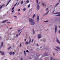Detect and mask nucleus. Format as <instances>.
<instances>
[{"label":"nucleus","instance_id":"nucleus-1","mask_svg":"<svg viewBox=\"0 0 60 60\" xmlns=\"http://www.w3.org/2000/svg\"><path fill=\"white\" fill-rule=\"evenodd\" d=\"M38 39H40V38H41V37H41V34H39L38 35Z\"/></svg>","mask_w":60,"mask_h":60},{"label":"nucleus","instance_id":"nucleus-2","mask_svg":"<svg viewBox=\"0 0 60 60\" xmlns=\"http://www.w3.org/2000/svg\"><path fill=\"white\" fill-rule=\"evenodd\" d=\"M30 24L31 25H34V24H35V22H34V21L31 22Z\"/></svg>","mask_w":60,"mask_h":60},{"label":"nucleus","instance_id":"nucleus-3","mask_svg":"<svg viewBox=\"0 0 60 60\" xmlns=\"http://www.w3.org/2000/svg\"><path fill=\"white\" fill-rule=\"evenodd\" d=\"M40 8V6H39V5L38 4L37 6V10H39Z\"/></svg>","mask_w":60,"mask_h":60},{"label":"nucleus","instance_id":"nucleus-4","mask_svg":"<svg viewBox=\"0 0 60 60\" xmlns=\"http://www.w3.org/2000/svg\"><path fill=\"white\" fill-rule=\"evenodd\" d=\"M29 21L30 22H32L34 21V20H33V19H29Z\"/></svg>","mask_w":60,"mask_h":60},{"label":"nucleus","instance_id":"nucleus-5","mask_svg":"<svg viewBox=\"0 0 60 60\" xmlns=\"http://www.w3.org/2000/svg\"><path fill=\"white\" fill-rule=\"evenodd\" d=\"M39 16H37V22H39Z\"/></svg>","mask_w":60,"mask_h":60},{"label":"nucleus","instance_id":"nucleus-6","mask_svg":"<svg viewBox=\"0 0 60 60\" xmlns=\"http://www.w3.org/2000/svg\"><path fill=\"white\" fill-rule=\"evenodd\" d=\"M57 26H56L55 27V33H56V32L57 31Z\"/></svg>","mask_w":60,"mask_h":60},{"label":"nucleus","instance_id":"nucleus-7","mask_svg":"<svg viewBox=\"0 0 60 60\" xmlns=\"http://www.w3.org/2000/svg\"><path fill=\"white\" fill-rule=\"evenodd\" d=\"M0 53H1V54L2 55H4V52L2 51H0Z\"/></svg>","mask_w":60,"mask_h":60},{"label":"nucleus","instance_id":"nucleus-8","mask_svg":"<svg viewBox=\"0 0 60 60\" xmlns=\"http://www.w3.org/2000/svg\"><path fill=\"white\" fill-rule=\"evenodd\" d=\"M50 60H55V59L53 57H50Z\"/></svg>","mask_w":60,"mask_h":60},{"label":"nucleus","instance_id":"nucleus-9","mask_svg":"<svg viewBox=\"0 0 60 60\" xmlns=\"http://www.w3.org/2000/svg\"><path fill=\"white\" fill-rule=\"evenodd\" d=\"M49 12V11H48L47 12L44 14V15L45 16V15H48V13Z\"/></svg>","mask_w":60,"mask_h":60},{"label":"nucleus","instance_id":"nucleus-10","mask_svg":"<svg viewBox=\"0 0 60 60\" xmlns=\"http://www.w3.org/2000/svg\"><path fill=\"white\" fill-rule=\"evenodd\" d=\"M8 20H6L5 21H4L3 22H1L2 23H5V22L8 21Z\"/></svg>","mask_w":60,"mask_h":60},{"label":"nucleus","instance_id":"nucleus-11","mask_svg":"<svg viewBox=\"0 0 60 60\" xmlns=\"http://www.w3.org/2000/svg\"><path fill=\"white\" fill-rule=\"evenodd\" d=\"M60 12H56L53 14H60Z\"/></svg>","mask_w":60,"mask_h":60},{"label":"nucleus","instance_id":"nucleus-12","mask_svg":"<svg viewBox=\"0 0 60 60\" xmlns=\"http://www.w3.org/2000/svg\"><path fill=\"white\" fill-rule=\"evenodd\" d=\"M49 54L47 52H45V56H47Z\"/></svg>","mask_w":60,"mask_h":60},{"label":"nucleus","instance_id":"nucleus-13","mask_svg":"<svg viewBox=\"0 0 60 60\" xmlns=\"http://www.w3.org/2000/svg\"><path fill=\"white\" fill-rule=\"evenodd\" d=\"M54 50H56L57 53H58V50L57 49H56L55 48H54Z\"/></svg>","mask_w":60,"mask_h":60},{"label":"nucleus","instance_id":"nucleus-14","mask_svg":"<svg viewBox=\"0 0 60 60\" xmlns=\"http://www.w3.org/2000/svg\"><path fill=\"white\" fill-rule=\"evenodd\" d=\"M56 49H58L59 50H60V48L58 46H56Z\"/></svg>","mask_w":60,"mask_h":60},{"label":"nucleus","instance_id":"nucleus-15","mask_svg":"<svg viewBox=\"0 0 60 60\" xmlns=\"http://www.w3.org/2000/svg\"><path fill=\"white\" fill-rule=\"evenodd\" d=\"M56 41L57 42H58V43L60 44V42L58 39Z\"/></svg>","mask_w":60,"mask_h":60},{"label":"nucleus","instance_id":"nucleus-16","mask_svg":"<svg viewBox=\"0 0 60 60\" xmlns=\"http://www.w3.org/2000/svg\"><path fill=\"white\" fill-rule=\"evenodd\" d=\"M3 42H2V43L1 44V45H0V47H2L3 46Z\"/></svg>","mask_w":60,"mask_h":60},{"label":"nucleus","instance_id":"nucleus-17","mask_svg":"<svg viewBox=\"0 0 60 60\" xmlns=\"http://www.w3.org/2000/svg\"><path fill=\"white\" fill-rule=\"evenodd\" d=\"M31 39L30 38V40L29 41V44H30V43H31Z\"/></svg>","mask_w":60,"mask_h":60},{"label":"nucleus","instance_id":"nucleus-18","mask_svg":"<svg viewBox=\"0 0 60 60\" xmlns=\"http://www.w3.org/2000/svg\"><path fill=\"white\" fill-rule=\"evenodd\" d=\"M24 54L25 55V56H26V51H24Z\"/></svg>","mask_w":60,"mask_h":60},{"label":"nucleus","instance_id":"nucleus-19","mask_svg":"<svg viewBox=\"0 0 60 60\" xmlns=\"http://www.w3.org/2000/svg\"><path fill=\"white\" fill-rule=\"evenodd\" d=\"M28 44H29V42H26L25 43V44H26V45H27Z\"/></svg>","mask_w":60,"mask_h":60},{"label":"nucleus","instance_id":"nucleus-20","mask_svg":"<svg viewBox=\"0 0 60 60\" xmlns=\"http://www.w3.org/2000/svg\"><path fill=\"white\" fill-rule=\"evenodd\" d=\"M11 0H9L8 2V4H7V5H6V6H7L8 5V4H9V3H10V2H11Z\"/></svg>","mask_w":60,"mask_h":60},{"label":"nucleus","instance_id":"nucleus-21","mask_svg":"<svg viewBox=\"0 0 60 60\" xmlns=\"http://www.w3.org/2000/svg\"><path fill=\"white\" fill-rule=\"evenodd\" d=\"M9 54L10 55H12V52H11L9 53Z\"/></svg>","mask_w":60,"mask_h":60},{"label":"nucleus","instance_id":"nucleus-22","mask_svg":"<svg viewBox=\"0 0 60 60\" xmlns=\"http://www.w3.org/2000/svg\"><path fill=\"white\" fill-rule=\"evenodd\" d=\"M35 14H34L33 16L32 17V18L33 19H34V17H35Z\"/></svg>","mask_w":60,"mask_h":60},{"label":"nucleus","instance_id":"nucleus-23","mask_svg":"<svg viewBox=\"0 0 60 60\" xmlns=\"http://www.w3.org/2000/svg\"><path fill=\"white\" fill-rule=\"evenodd\" d=\"M42 5L43 6H45V4L44 3H42Z\"/></svg>","mask_w":60,"mask_h":60},{"label":"nucleus","instance_id":"nucleus-24","mask_svg":"<svg viewBox=\"0 0 60 60\" xmlns=\"http://www.w3.org/2000/svg\"><path fill=\"white\" fill-rule=\"evenodd\" d=\"M43 49H45V50H46V49L45 46H44Z\"/></svg>","mask_w":60,"mask_h":60},{"label":"nucleus","instance_id":"nucleus-25","mask_svg":"<svg viewBox=\"0 0 60 60\" xmlns=\"http://www.w3.org/2000/svg\"><path fill=\"white\" fill-rule=\"evenodd\" d=\"M23 1H22L21 2V4H23Z\"/></svg>","mask_w":60,"mask_h":60},{"label":"nucleus","instance_id":"nucleus-26","mask_svg":"<svg viewBox=\"0 0 60 60\" xmlns=\"http://www.w3.org/2000/svg\"><path fill=\"white\" fill-rule=\"evenodd\" d=\"M49 22V21H44L43 22H46V23H48Z\"/></svg>","mask_w":60,"mask_h":60},{"label":"nucleus","instance_id":"nucleus-27","mask_svg":"<svg viewBox=\"0 0 60 60\" xmlns=\"http://www.w3.org/2000/svg\"><path fill=\"white\" fill-rule=\"evenodd\" d=\"M23 10L24 11H25L26 10V8H24Z\"/></svg>","mask_w":60,"mask_h":60},{"label":"nucleus","instance_id":"nucleus-28","mask_svg":"<svg viewBox=\"0 0 60 60\" xmlns=\"http://www.w3.org/2000/svg\"><path fill=\"white\" fill-rule=\"evenodd\" d=\"M37 3V4H38V2H39V1L38 0H36Z\"/></svg>","mask_w":60,"mask_h":60},{"label":"nucleus","instance_id":"nucleus-29","mask_svg":"<svg viewBox=\"0 0 60 60\" xmlns=\"http://www.w3.org/2000/svg\"><path fill=\"white\" fill-rule=\"evenodd\" d=\"M49 49H48V48H46V49H45V50H47V51H48L49 50Z\"/></svg>","mask_w":60,"mask_h":60},{"label":"nucleus","instance_id":"nucleus-30","mask_svg":"<svg viewBox=\"0 0 60 60\" xmlns=\"http://www.w3.org/2000/svg\"><path fill=\"white\" fill-rule=\"evenodd\" d=\"M4 5L3 4L0 7V9H1V8H2V7H3L4 6Z\"/></svg>","mask_w":60,"mask_h":60},{"label":"nucleus","instance_id":"nucleus-31","mask_svg":"<svg viewBox=\"0 0 60 60\" xmlns=\"http://www.w3.org/2000/svg\"><path fill=\"white\" fill-rule=\"evenodd\" d=\"M30 4H29L28 6V8H29V7H30Z\"/></svg>","mask_w":60,"mask_h":60},{"label":"nucleus","instance_id":"nucleus-32","mask_svg":"<svg viewBox=\"0 0 60 60\" xmlns=\"http://www.w3.org/2000/svg\"><path fill=\"white\" fill-rule=\"evenodd\" d=\"M29 2V1L28 0H27L26 1V3H28Z\"/></svg>","mask_w":60,"mask_h":60},{"label":"nucleus","instance_id":"nucleus-33","mask_svg":"<svg viewBox=\"0 0 60 60\" xmlns=\"http://www.w3.org/2000/svg\"><path fill=\"white\" fill-rule=\"evenodd\" d=\"M59 3H58L57 4H56L55 5V6H56L57 5L59 4Z\"/></svg>","mask_w":60,"mask_h":60},{"label":"nucleus","instance_id":"nucleus-34","mask_svg":"<svg viewBox=\"0 0 60 60\" xmlns=\"http://www.w3.org/2000/svg\"><path fill=\"white\" fill-rule=\"evenodd\" d=\"M11 48V47H9L8 48V49L9 50Z\"/></svg>","mask_w":60,"mask_h":60},{"label":"nucleus","instance_id":"nucleus-35","mask_svg":"<svg viewBox=\"0 0 60 60\" xmlns=\"http://www.w3.org/2000/svg\"><path fill=\"white\" fill-rule=\"evenodd\" d=\"M46 40H43V42H46Z\"/></svg>","mask_w":60,"mask_h":60},{"label":"nucleus","instance_id":"nucleus-36","mask_svg":"<svg viewBox=\"0 0 60 60\" xmlns=\"http://www.w3.org/2000/svg\"><path fill=\"white\" fill-rule=\"evenodd\" d=\"M16 37H18L19 36V34H17L16 35Z\"/></svg>","mask_w":60,"mask_h":60},{"label":"nucleus","instance_id":"nucleus-37","mask_svg":"<svg viewBox=\"0 0 60 60\" xmlns=\"http://www.w3.org/2000/svg\"><path fill=\"white\" fill-rule=\"evenodd\" d=\"M53 56H55V53H53Z\"/></svg>","mask_w":60,"mask_h":60},{"label":"nucleus","instance_id":"nucleus-38","mask_svg":"<svg viewBox=\"0 0 60 60\" xmlns=\"http://www.w3.org/2000/svg\"><path fill=\"white\" fill-rule=\"evenodd\" d=\"M15 52H12V54L13 55L15 54Z\"/></svg>","mask_w":60,"mask_h":60},{"label":"nucleus","instance_id":"nucleus-39","mask_svg":"<svg viewBox=\"0 0 60 60\" xmlns=\"http://www.w3.org/2000/svg\"><path fill=\"white\" fill-rule=\"evenodd\" d=\"M14 7H13V8H12V10H14Z\"/></svg>","mask_w":60,"mask_h":60},{"label":"nucleus","instance_id":"nucleus-40","mask_svg":"<svg viewBox=\"0 0 60 60\" xmlns=\"http://www.w3.org/2000/svg\"><path fill=\"white\" fill-rule=\"evenodd\" d=\"M33 41H34V39H32L31 41V42H33Z\"/></svg>","mask_w":60,"mask_h":60},{"label":"nucleus","instance_id":"nucleus-41","mask_svg":"<svg viewBox=\"0 0 60 60\" xmlns=\"http://www.w3.org/2000/svg\"><path fill=\"white\" fill-rule=\"evenodd\" d=\"M17 4H18V2H17L16 4H15L14 6H15Z\"/></svg>","mask_w":60,"mask_h":60},{"label":"nucleus","instance_id":"nucleus-42","mask_svg":"<svg viewBox=\"0 0 60 60\" xmlns=\"http://www.w3.org/2000/svg\"><path fill=\"white\" fill-rule=\"evenodd\" d=\"M33 34H34V30H33Z\"/></svg>","mask_w":60,"mask_h":60},{"label":"nucleus","instance_id":"nucleus-43","mask_svg":"<svg viewBox=\"0 0 60 60\" xmlns=\"http://www.w3.org/2000/svg\"><path fill=\"white\" fill-rule=\"evenodd\" d=\"M21 60H23V58L22 57L21 58Z\"/></svg>","mask_w":60,"mask_h":60},{"label":"nucleus","instance_id":"nucleus-44","mask_svg":"<svg viewBox=\"0 0 60 60\" xmlns=\"http://www.w3.org/2000/svg\"><path fill=\"white\" fill-rule=\"evenodd\" d=\"M57 16H60V14H59L57 15Z\"/></svg>","mask_w":60,"mask_h":60},{"label":"nucleus","instance_id":"nucleus-45","mask_svg":"<svg viewBox=\"0 0 60 60\" xmlns=\"http://www.w3.org/2000/svg\"><path fill=\"white\" fill-rule=\"evenodd\" d=\"M26 52H28V53L29 52V51H28V50H27L26 51Z\"/></svg>","mask_w":60,"mask_h":60},{"label":"nucleus","instance_id":"nucleus-46","mask_svg":"<svg viewBox=\"0 0 60 60\" xmlns=\"http://www.w3.org/2000/svg\"><path fill=\"white\" fill-rule=\"evenodd\" d=\"M46 11H47L48 10V8H46Z\"/></svg>","mask_w":60,"mask_h":60},{"label":"nucleus","instance_id":"nucleus-47","mask_svg":"<svg viewBox=\"0 0 60 60\" xmlns=\"http://www.w3.org/2000/svg\"><path fill=\"white\" fill-rule=\"evenodd\" d=\"M20 9H19L18 10V11H20Z\"/></svg>","mask_w":60,"mask_h":60},{"label":"nucleus","instance_id":"nucleus-48","mask_svg":"<svg viewBox=\"0 0 60 60\" xmlns=\"http://www.w3.org/2000/svg\"><path fill=\"white\" fill-rule=\"evenodd\" d=\"M37 46H39V45H38V44H37Z\"/></svg>","mask_w":60,"mask_h":60},{"label":"nucleus","instance_id":"nucleus-49","mask_svg":"<svg viewBox=\"0 0 60 60\" xmlns=\"http://www.w3.org/2000/svg\"><path fill=\"white\" fill-rule=\"evenodd\" d=\"M20 47H21V44H20Z\"/></svg>","mask_w":60,"mask_h":60},{"label":"nucleus","instance_id":"nucleus-50","mask_svg":"<svg viewBox=\"0 0 60 60\" xmlns=\"http://www.w3.org/2000/svg\"><path fill=\"white\" fill-rule=\"evenodd\" d=\"M18 32H20V31H21V30H18Z\"/></svg>","mask_w":60,"mask_h":60},{"label":"nucleus","instance_id":"nucleus-51","mask_svg":"<svg viewBox=\"0 0 60 60\" xmlns=\"http://www.w3.org/2000/svg\"><path fill=\"white\" fill-rule=\"evenodd\" d=\"M14 10L12 11V12H14Z\"/></svg>","mask_w":60,"mask_h":60},{"label":"nucleus","instance_id":"nucleus-52","mask_svg":"<svg viewBox=\"0 0 60 60\" xmlns=\"http://www.w3.org/2000/svg\"><path fill=\"white\" fill-rule=\"evenodd\" d=\"M14 18H17V16H14Z\"/></svg>","mask_w":60,"mask_h":60},{"label":"nucleus","instance_id":"nucleus-53","mask_svg":"<svg viewBox=\"0 0 60 60\" xmlns=\"http://www.w3.org/2000/svg\"><path fill=\"white\" fill-rule=\"evenodd\" d=\"M11 23V22H7V23Z\"/></svg>","mask_w":60,"mask_h":60},{"label":"nucleus","instance_id":"nucleus-54","mask_svg":"<svg viewBox=\"0 0 60 60\" xmlns=\"http://www.w3.org/2000/svg\"><path fill=\"white\" fill-rule=\"evenodd\" d=\"M24 40L25 41H26V39H25Z\"/></svg>","mask_w":60,"mask_h":60},{"label":"nucleus","instance_id":"nucleus-55","mask_svg":"<svg viewBox=\"0 0 60 60\" xmlns=\"http://www.w3.org/2000/svg\"><path fill=\"white\" fill-rule=\"evenodd\" d=\"M59 33H60V30H59Z\"/></svg>","mask_w":60,"mask_h":60},{"label":"nucleus","instance_id":"nucleus-56","mask_svg":"<svg viewBox=\"0 0 60 60\" xmlns=\"http://www.w3.org/2000/svg\"><path fill=\"white\" fill-rule=\"evenodd\" d=\"M21 34V33H20L19 34V35H20V34Z\"/></svg>","mask_w":60,"mask_h":60},{"label":"nucleus","instance_id":"nucleus-57","mask_svg":"<svg viewBox=\"0 0 60 60\" xmlns=\"http://www.w3.org/2000/svg\"><path fill=\"white\" fill-rule=\"evenodd\" d=\"M19 3H18V5H17V6H18V5H19Z\"/></svg>","mask_w":60,"mask_h":60},{"label":"nucleus","instance_id":"nucleus-58","mask_svg":"<svg viewBox=\"0 0 60 60\" xmlns=\"http://www.w3.org/2000/svg\"><path fill=\"white\" fill-rule=\"evenodd\" d=\"M42 46H41V47H40V48H42Z\"/></svg>","mask_w":60,"mask_h":60},{"label":"nucleus","instance_id":"nucleus-59","mask_svg":"<svg viewBox=\"0 0 60 60\" xmlns=\"http://www.w3.org/2000/svg\"><path fill=\"white\" fill-rule=\"evenodd\" d=\"M40 4V2H39L38 3V4Z\"/></svg>","mask_w":60,"mask_h":60},{"label":"nucleus","instance_id":"nucleus-60","mask_svg":"<svg viewBox=\"0 0 60 60\" xmlns=\"http://www.w3.org/2000/svg\"><path fill=\"white\" fill-rule=\"evenodd\" d=\"M18 14H19V15H20V14L19 13H18Z\"/></svg>","mask_w":60,"mask_h":60},{"label":"nucleus","instance_id":"nucleus-61","mask_svg":"<svg viewBox=\"0 0 60 60\" xmlns=\"http://www.w3.org/2000/svg\"><path fill=\"white\" fill-rule=\"evenodd\" d=\"M10 29H12V28H11Z\"/></svg>","mask_w":60,"mask_h":60},{"label":"nucleus","instance_id":"nucleus-62","mask_svg":"<svg viewBox=\"0 0 60 60\" xmlns=\"http://www.w3.org/2000/svg\"><path fill=\"white\" fill-rule=\"evenodd\" d=\"M52 13H53V12H54V11H52Z\"/></svg>","mask_w":60,"mask_h":60},{"label":"nucleus","instance_id":"nucleus-63","mask_svg":"<svg viewBox=\"0 0 60 60\" xmlns=\"http://www.w3.org/2000/svg\"><path fill=\"white\" fill-rule=\"evenodd\" d=\"M59 2H60V0H59Z\"/></svg>","mask_w":60,"mask_h":60},{"label":"nucleus","instance_id":"nucleus-64","mask_svg":"<svg viewBox=\"0 0 60 60\" xmlns=\"http://www.w3.org/2000/svg\"><path fill=\"white\" fill-rule=\"evenodd\" d=\"M5 60H7V59H5Z\"/></svg>","mask_w":60,"mask_h":60}]
</instances>
